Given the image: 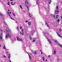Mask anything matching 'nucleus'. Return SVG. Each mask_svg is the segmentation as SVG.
<instances>
[{"label":"nucleus","mask_w":62,"mask_h":62,"mask_svg":"<svg viewBox=\"0 0 62 62\" xmlns=\"http://www.w3.org/2000/svg\"><path fill=\"white\" fill-rule=\"evenodd\" d=\"M6 36L5 37V39H8V37H9V38H10L11 37V36L10 35H9V32L8 31V30H7V29H6Z\"/></svg>","instance_id":"f257e3e1"},{"label":"nucleus","mask_w":62,"mask_h":62,"mask_svg":"<svg viewBox=\"0 0 62 62\" xmlns=\"http://www.w3.org/2000/svg\"><path fill=\"white\" fill-rule=\"evenodd\" d=\"M25 4H26V7L27 8V9L28 10V11H29V8H28V6H29V7H30V6H29V2H28L27 1H25Z\"/></svg>","instance_id":"f03ea898"},{"label":"nucleus","mask_w":62,"mask_h":62,"mask_svg":"<svg viewBox=\"0 0 62 62\" xmlns=\"http://www.w3.org/2000/svg\"><path fill=\"white\" fill-rule=\"evenodd\" d=\"M54 41L57 44H58V45H59V46H60V47H61V48H62V45H61L60 44H59V43H58V42H57V40H54Z\"/></svg>","instance_id":"7ed1b4c3"},{"label":"nucleus","mask_w":62,"mask_h":62,"mask_svg":"<svg viewBox=\"0 0 62 62\" xmlns=\"http://www.w3.org/2000/svg\"><path fill=\"white\" fill-rule=\"evenodd\" d=\"M20 35H24V33H23V29H22L21 30V32H20Z\"/></svg>","instance_id":"20e7f679"},{"label":"nucleus","mask_w":62,"mask_h":62,"mask_svg":"<svg viewBox=\"0 0 62 62\" xmlns=\"http://www.w3.org/2000/svg\"><path fill=\"white\" fill-rule=\"evenodd\" d=\"M2 36H3V34L2 33H1L0 35V41H1L2 39Z\"/></svg>","instance_id":"39448f33"},{"label":"nucleus","mask_w":62,"mask_h":62,"mask_svg":"<svg viewBox=\"0 0 62 62\" xmlns=\"http://www.w3.org/2000/svg\"><path fill=\"white\" fill-rule=\"evenodd\" d=\"M17 40H18V41H22V39H20L18 37H17Z\"/></svg>","instance_id":"423d86ee"},{"label":"nucleus","mask_w":62,"mask_h":62,"mask_svg":"<svg viewBox=\"0 0 62 62\" xmlns=\"http://www.w3.org/2000/svg\"><path fill=\"white\" fill-rule=\"evenodd\" d=\"M8 13V14L9 16V17H10V18L12 19V20H14L13 19V18H12L11 17V16H10V14H9V12H7Z\"/></svg>","instance_id":"0eeeda50"},{"label":"nucleus","mask_w":62,"mask_h":62,"mask_svg":"<svg viewBox=\"0 0 62 62\" xmlns=\"http://www.w3.org/2000/svg\"><path fill=\"white\" fill-rule=\"evenodd\" d=\"M56 33L58 37H60V38H62V37L59 34V33H58L57 32H56Z\"/></svg>","instance_id":"6e6552de"},{"label":"nucleus","mask_w":62,"mask_h":62,"mask_svg":"<svg viewBox=\"0 0 62 62\" xmlns=\"http://www.w3.org/2000/svg\"><path fill=\"white\" fill-rule=\"evenodd\" d=\"M34 30H32L30 32V33L31 34H33L34 33Z\"/></svg>","instance_id":"1a4fd4ad"},{"label":"nucleus","mask_w":62,"mask_h":62,"mask_svg":"<svg viewBox=\"0 0 62 62\" xmlns=\"http://www.w3.org/2000/svg\"><path fill=\"white\" fill-rule=\"evenodd\" d=\"M3 49H4V50H7V49H6V46H3Z\"/></svg>","instance_id":"9d476101"},{"label":"nucleus","mask_w":62,"mask_h":62,"mask_svg":"<svg viewBox=\"0 0 62 62\" xmlns=\"http://www.w3.org/2000/svg\"><path fill=\"white\" fill-rule=\"evenodd\" d=\"M46 25L47 27H48V28L49 29L50 28V27H49V25H48V24L47 23V22H46Z\"/></svg>","instance_id":"9b49d317"},{"label":"nucleus","mask_w":62,"mask_h":62,"mask_svg":"<svg viewBox=\"0 0 62 62\" xmlns=\"http://www.w3.org/2000/svg\"><path fill=\"white\" fill-rule=\"evenodd\" d=\"M15 4V2H12L11 3V4L12 5H14Z\"/></svg>","instance_id":"f8f14e48"},{"label":"nucleus","mask_w":62,"mask_h":62,"mask_svg":"<svg viewBox=\"0 0 62 62\" xmlns=\"http://www.w3.org/2000/svg\"><path fill=\"white\" fill-rule=\"evenodd\" d=\"M39 0H37L36 3L37 4V5H39Z\"/></svg>","instance_id":"ddd939ff"},{"label":"nucleus","mask_w":62,"mask_h":62,"mask_svg":"<svg viewBox=\"0 0 62 62\" xmlns=\"http://www.w3.org/2000/svg\"><path fill=\"white\" fill-rule=\"evenodd\" d=\"M55 12H56V14H58V12H59V11H58V10H57L55 11Z\"/></svg>","instance_id":"4468645a"},{"label":"nucleus","mask_w":62,"mask_h":62,"mask_svg":"<svg viewBox=\"0 0 62 62\" xmlns=\"http://www.w3.org/2000/svg\"><path fill=\"white\" fill-rule=\"evenodd\" d=\"M28 14H29V16L30 17H31V16H32L31 15V14H30V13H29Z\"/></svg>","instance_id":"2eb2a0df"},{"label":"nucleus","mask_w":62,"mask_h":62,"mask_svg":"<svg viewBox=\"0 0 62 62\" xmlns=\"http://www.w3.org/2000/svg\"><path fill=\"white\" fill-rule=\"evenodd\" d=\"M28 55L29 57V59H31V56L30 55H29V54H28Z\"/></svg>","instance_id":"dca6fc26"},{"label":"nucleus","mask_w":62,"mask_h":62,"mask_svg":"<svg viewBox=\"0 0 62 62\" xmlns=\"http://www.w3.org/2000/svg\"><path fill=\"white\" fill-rule=\"evenodd\" d=\"M56 54V51L55 50H54V54Z\"/></svg>","instance_id":"f3484780"},{"label":"nucleus","mask_w":62,"mask_h":62,"mask_svg":"<svg viewBox=\"0 0 62 62\" xmlns=\"http://www.w3.org/2000/svg\"><path fill=\"white\" fill-rule=\"evenodd\" d=\"M48 41L49 42V43H50L51 44V40H50L49 39H48Z\"/></svg>","instance_id":"a211bd4d"},{"label":"nucleus","mask_w":62,"mask_h":62,"mask_svg":"<svg viewBox=\"0 0 62 62\" xmlns=\"http://www.w3.org/2000/svg\"><path fill=\"white\" fill-rule=\"evenodd\" d=\"M19 7H20V8H21V9H23V8H22V6L20 5L19 6Z\"/></svg>","instance_id":"6ab92c4d"},{"label":"nucleus","mask_w":62,"mask_h":62,"mask_svg":"<svg viewBox=\"0 0 62 62\" xmlns=\"http://www.w3.org/2000/svg\"><path fill=\"white\" fill-rule=\"evenodd\" d=\"M30 38H29V39H31V40H32V38H31V36H30Z\"/></svg>","instance_id":"aec40b11"},{"label":"nucleus","mask_w":62,"mask_h":62,"mask_svg":"<svg viewBox=\"0 0 62 62\" xmlns=\"http://www.w3.org/2000/svg\"><path fill=\"white\" fill-rule=\"evenodd\" d=\"M31 23L30 22H29L28 23V24L29 25H31Z\"/></svg>","instance_id":"412c9836"},{"label":"nucleus","mask_w":62,"mask_h":62,"mask_svg":"<svg viewBox=\"0 0 62 62\" xmlns=\"http://www.w3.org/2000/svg\"><path fill=\"white\" fill-rule=\"evenodd\" d=\"M0 15L1 16H3V15L0 12Z\"/></svg>","instance_id":"4be33fe9"},{"label":"nucleus","mask_w":62,"mask_h":62,"mask_svg":"<svg viewBox=\"0 0 62 62\" xmlns=\"http://www.w3.org/2000/svg\"><path fill=\"white\" fill-rule=\"evenodd\" d=\"M58 17H59L58 15H57L56 16V19Z\"/></svg>","instance_id":"5701e85b"},{"label":"nucleus","mask_w":62,"mask_h":62,"mask_svg":"<svg viewBox=\"0 0 62 62\" xmlns=\"http://www.w3.org/2000/svg\"><path fill=\"white\" fill-rule=\"evenodd\" d=\"M56 8L57 9H58V6H57Z\"/></svg>","instance_id":"b1692460"},{"label":"nucleus","mask_w":62,"mask_h":62,"mask_svg":"<svg viewBox=\"0 0 62 62\" xmlns=\"http://www.w3.org/2000/svg\"><path fill=\"white\" fill-rule=\"evenodd\" d=\"M25 23H28V20L25 21Z\"/></svg>","instance_id":"393cba45"},{"label":"nucleus","mask_w":62,"mask_h":62,"mask_svg":"<svg viewBox=\"0 0 62 62\" xmlns=\"http://www.w3.org/2000/svg\"><path fill=\"white\" fill-rule=\"evenodd\" d=\"M42 58L43 59V61H44V60L45 59H44V57H42Z\"/></svg>","instance_id":"a878e982"},{"label":"nucleus","mask_w":62,"mask_h":62,"mask_svg":"<svg viewBox=\"0 0 62 62\" xmlns=\"http://www.w3.org/2000/svg\"><path fill=\"white\" fill-rule=\"evenodd\" d=\"M57 22H59L60 21L59 20V19H58V20H57Z\"/></svg>","instance_id":"bb28decb"},{"label":"nucleus","mask_w":62,"mask_h":62,"mask_svg":"<svg viewBox=\"0 0 62 62\" xmlns=\"http://www.w3.org/2000/svg\"><path fill=\"white\" fill-rule=\"evenodd\" d=\"M7 5L8 6H9V2H8L7 3Z\"/></svg>","instance_id":"cd10ccee"},{"label":"nucleus","mask_w":62,"mask_h":62,"mask_svg":"<svg viewBox=\"0 0 62 62\" xmlns=\"http://www.w3.org/2000/svg\"><path fill=\"white\" fill-rule=\"evenodd\" d=\"M13 16H14L15 17V14H14V13H13Z\"/></svg>","instance_id":"c85d7f7f"},{"label":"nucleus","mask_w":62,"mask_h":62,"mask_svg":"<svg viewBox=\"0 0 62 62\" xmlns=\"http://www.w3.org/2000/svg\"><path fill=\"white\" fill-rule=\"evenodd\" d=\"M3 57H5V58H6V57L5 56V55H3Z\"/></svg>","instance_id":"c756f323"},{"label":"nucleus","mask_w":62,"mask_h":62,"mask_svg":"<svg viewBox=\"0 0 62 62\" xmlns=\"http://www.w3.org/2000/svg\"><path fill=\"white\" fill-rule=\"evenodd\" d=\"M40 52H41V54H42V52H41V50H40Z\"/></svg>","instance_id":"7c9ffc66"},{"label":"nucleus","mask_w":62,"mask_h":62,"mask_svg":"<svg viewBox=\"0 0 62 62\" xmlns=\"http://www.w3.org/2000/svg\"><path fill=\"white\" fill-rule=\"evenodd\" d=\"M8 58H10V54H8Z\"/></svg>","instance_id":"2f4dec72"},{"label":"nucleus","mask_w":62,"mask_h":62,"mask_svg":"<svg viewBox=\"0 0 62 62\" xmlns=\"http://www.w3.org/2000/svg\"><path fill=\"white\" fill-rule=\"evenodd\" d=\"M16 28H17V29L18 30H19V28H18V27H16Z\"/></svg>","instance_id":"473e14b6"},{"label":"nucleus","mask_w":62,"mask_h":62,"mask_svg":"<svg viewBox=\"0 0 62 62\" xmlns=\"http://www.w3.org/2000/svg\"><path fill=\"white\" fill-rule=\"evenodd\" d=\"M59 31H62V30L61 29H59Z\"/></svg>","instance_id":"72a5a7b5"},{"label":"nucleus","mask_w":62,"mask_h":62,"mask_svg":"<svg viewBox=\"0 0 62 62\" xmlns=\"http://www.w3.org/2000/svg\"><path fill=\"white\" fill-rule=\"evenodd\" d=\"M35 40H32V42H35Z\"/></svg>","instance_id":"f704fd0d"},{"label":"nucleus","mask_w":62,"mask_h":62,"mask_svg":"<svg viewBox=\"0 0 62 62\" xmlns=\"http://www.w3.org/2000/svg\"><path fill=\"white\" fill-rule=\"evenodd\" d=\"M20 29H22V26H21L20 27Z\"/></svg>","instance_id":"c9c22d12"},{"label":"nucleus","mask_w":62,"mask_h":62,"mask_svg":"<svg viewBox=\"0 0 62 62\" xmlns=\"http://www.w3.org/2000/svg\"><path fill=\"white\" fill-rule=\"evenodd\" d=\"M34 54H37V52H35L34 53Z\"/></svg>","instance_id":"e433bc0d"},{"label":"nucleus","mask_w":62,"mask_h":62,"mask_svg":"<svg viewBox=\"0 0 62 62\" xmlns=\"http://www.w3.org/2000/svg\"><path fill=\"white\" fill-rule=\"evenodd\" d=\"M0 31L1 32H2V29H0Z\"/></svg>","instance_id":"4c0bfd02"},{"label":"nucleus","mask_w":62,"mask_h":62,"mask_svg":"<svg viewBox=\"0 0 62 62\" xmlns=\"http://www.w3.org/2000/svg\"><path fill=\"white\" fill-rule=\"evenodd\" d=\"M11 1H13V0H10Z\"/></svg>","instance_id":"58836bf2"},{"label":"nucleus","mask_w":62,"mask_h":62,"mask_svg":"<svg viewBox=\"0 0 62 62\" xmlns=\"http://www.w3.org/2000/svg\"><path fill=\"white\" fill-rule=\"evenodd\" d=\"M16 23H18V22H17V21H16Z\"/></svg>","instance_id":"ea45409f"},{"label":"nucleus","mask_w":62,"mask_h":62,"mask_svg":"<svg viewBox=\"0 0 62 62\" xmlns=\"http://www.w3.org/2000/svg\"><path fill=\"white\" fill-rule=\"evenodd\" d=\"M57 61H58V60H59V59H57Z\"/></svg>","instance_id":"a19ab883"},{"label":"nucleus","mask_w":62,"mask_h":62,"mask_svg":"<svg viewBox=\"0 0 62 62\" xmlns=\"http://www.w3.org/2000/svg\"><path fill=\"white\" fill-rule=\"evenodd\" d=\"M53 17H54H54H55V16L54 15L53 16Z\"/></svg>","instance_id":"79ce46f5"},{"label":"nucleus","mask_w":62,"mask_h":62,"mask_svg":"<svg viewBox=\"0 0 62 62\" xmlns=\"http://www.w3.org/2000/svg\"><path fill=\"white\" fill-rule=\"evenodd\" d=\"M8 11H9V9H8Z\"/></svg>","instance_id":"37998d69"},{"label":"nucleus","mask_w":62,"mask_h":62,"mask_svg":"<svg viewBox=\"0 0 62 62\" xmlns=\"http://www.w3.org/2000/svg\"><path fill=\"white\" fill-rule=\"evenodd\" d=\"M48 56V57H50V56L49 55V56Z\"/></svg>","instance_id":"c03bdc74"},{"label":"nucleus","mask_w":62,"mask_h":62,"mask_svg":"<svg viewBox=\"0 0 62 62\" xmlns=\"http://www.w3.org/2000/svg\"><path fill=\"white\" fill-rule=\"evenodd\" d=\"M9 62H11V61H10V60H9Z\"/></svg>","instance_id":"a18cd8bd"},{"label":"nucleus","mask_w":62,"mask_h":62,"mask_svg":"<svg viewBox=\"0 0 62 62\" xmlns=\"http://www.w3.org/2000/svg\"><path fill=\"white\" fill-rule=\"evenodd\" d=\"M23 12H25V11H23Z\"/></svg>","instance_id":"49530a36"},{"label":"nucleus","mask_w":62,"mask_h":62,"mask_svg":"<svg viewBox=\"0 0 62 62\" xmlns=\"http://www.w3.org/2000/svg\"><path fill=\"white\" fill-rule=\"evenodd\" d=\"M10 14H11V12H10Z\"/></svg>","instance_id":"de8ad7c7"},{"label":"nucleus","mask_w":62,"mask_h":62,"mask_svg":"<svg viewBox=\"0 0 62 62\" xmlns=\"http://www.w3.org/2000/svg\"><path fill=\"white\" fill-rule=\"evenodd\" d=\"M46 61H47V60L46 59Z\"/></svg>","instance_id":"09e8293b"},{"label":"nucleus","mask_w":62,"mask_h":62,"mask_svg":"<svg viewBox=\"0 0 62 62\" xmlns=\"http://www.w3.org/2000/svg\"><path fill=\"white\" fill-rule=\"evenodd\" d=\"M4 23H5V24H6V23L5 22H4Z\"/></svg>","instance_id":"8fccbe9b"},{"label":"nucleus","mask_w":62,"mask_h":62,"mask_svg":"<svg viewBox=\"0 0 62 62\" xmlns=\"http://www.w3.org/2000/svg\"><path fill=\"white\" fill-rule=\"evenodd\" d=\"M0 47H1V45H0Z\"/></svg>","instance_id":"3c124183"},{"label":"nucleus","mask_w":62,"mask_h":62,"mask_svg":"<svg viewBox=\"0 0 62 62\" xmlns=\"http://www.w3.org/2000/svg\"><path fill=\"white\" fill-rule=\"evenodd\" d=\"M7 53L8 54V52H7Z\"/></svg>","instance_id":"603ef678"},{"label":"nucleus","mask_w":62,"mask_h":62,"mask_svg":"<svg viewBox=\"0 0 62 62\" xmlns=\"http://www.w3.org/2000/svg\"><path fill=\"white\" fill-rule=\"evenodd\" d=\"M44 34H45V33H44Z\"/></svg>","instance_id":"864d4df0"},{"label":"nucleus","mask_w":62,"mask_h":62,"mask_svg":"<svg viewBox=\"0 0 62 62\" xmlns=\"http://www.w3.org/2000/svg\"><path fill=\"white\" fill-rule=\"evenodd\" d=\"M47 34H48V33H47Z\"/></svg>","instance_id":"5fc2aeb1"},{"label":"nucleus","mask_w":62,"mask_h":62,"mask_svg":"<svg viewBox=\"0 0 62 62\" xmlns=\"http://www.w3.org/2000/svg\"><path fill=\"white\" fill-rule=\"evenodd\" d=\"M26 1V0H25Z\"/></svg>","instance_id":"6e6d98bb"}]
</instances>
